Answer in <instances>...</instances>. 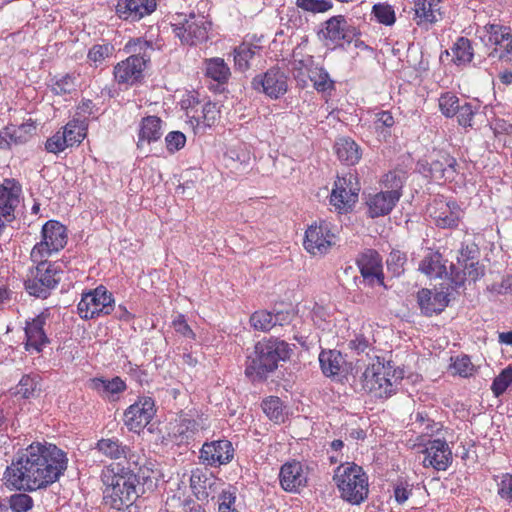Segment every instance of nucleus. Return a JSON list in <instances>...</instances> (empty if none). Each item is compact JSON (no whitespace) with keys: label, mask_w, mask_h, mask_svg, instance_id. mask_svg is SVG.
Masks as SVG:
<instances>
[{"label":"nucleus","mask_w":512,"mask_h":512,"mask_svg":"<svg viewBox=\"0 0 512 512\" xmlns=\"http://www.w3.org/2000/svg\"><path fill=\"white\" fill-rule=\"evenodd\" d=\"M296 6L310 13H324L333 8L331 0H296Z\"/></svg>","instance_id":"nucleus-52"},{"label":"nucleus","mask_w":512,"mask_h":512,"mask_svg":"<svg viewBox=\"0 0 512 512\" xmlns=\"http://www.w3.org/2000/svg\"><path fill=\"white\" fill-rule=\"evenodd\" d=\"M262 409L267 417L276 422L280 423L284 421V412L282 401L278 397H269L262 402Z\"/></svg>","instance_id":"nucleus-45"},{"label":"nucleus","mask_w":512,"mask_h":512,"mask_svg":"<svg viewBox=\"0 0 512 512\" xmlns=\"http://www.w3.org/2000/svg\"><path fill=\"white\" fill-rule=\"evenodd\" d=\"M411 491L407 482L399 481L394 486V498L399 504H403L409 499Z\"/></svg>","instance_id":"nucleus-61"},{"label":"nucleus","mask_w":512,"mask_h":512,"mask_svg":"<svg viewBox=\"0 0 512 512\" xmlns=\"http://www.w3.org/2000/svg\"><path fill=\"white\" fill-rule=\"evenodd\" d=\"M172 324L177 333L181 334L186 338H195L194 332L192 331L191 327L187 324L183 315H179L176 319H174Z\"/></svg>","instance_id":"nucleus-62"},{"label":"nucleus","mask_w":512,"mask_h":512,"mask_svg":"<svg viewBox=\"0 0 512 512\" xmlns=\"http://www.w3.org/2000/svg\"><path fill=\"white\" fill-rule=\"evenodd\" d=\"M419 270L430 278H441L446 274L442 255L439 252L429 250L420 262Z\"/></svg>","instance_id":"nucleus-34"},{"label":"nucleus","mask_w":512,"mask_h":512,"mask_svg":"<svg viewBox=\"0 0 512 512\" xmlns=\"http://www.w3.org/2000/svg\"><path fill=\"white\" fill-rule=\"evenodd\" d=\"M458 269L460 267L451 265L452 280L458 286L465 282H475L484 275L483 266L473 260L466 261L461 271H458Z\"/></svg>","instance_id":"nucleus-30"},{"label":"nucleus","mask_w":512,"mask_h":512,"mask_svg":"<svg viewBox=\"0 0 512 512\" xmlns=\"http://www.w3.org/2000/svg\"><path fill=\"white\" fill-rule=\"evenodd\" d=\"M8 505L0 503L1 512H27L33 507V499L26 493H16L7 499Z\"/></svg>","instance_id":"nucleus-38"},{"label":"nucleus","mask_w":512,"mask_h":512,"mask_svg":"<svg viewBox=\"0 0 512 512\" xmlns=\"http://www.w3.org/2000/svg\"><path fill=\"white\" fill-rule=\"evenodd\" d=\"M79 77V73L71 72L56 78L51 85V91L55 95L71 94L77 90Z\"/></svg>","instance_id":"nucleus-37"},{"label":"nucleus","mask_w":512,"mask_h":512,"mask_svg":"<svg viewBox=\"0 0 512 512\" xmlns=\"http://www.w3.org/2000/svg\"><path fill=\"white\" fill-rule=\"evenodd\" d=\"M162 136V120L157 116L144 117L139 124L137 147L141 148L146 142L150 144Z\"/></svg>","instance_id":"nucleus-27"},{"label":"nucleus","mask_w":512,"mask_h":512,"mask_svg":"<svg viewBox=\"0 0 512 512\" xmlns=\"http://www.w3.org/2000/svg\"><path fill=\"white\" fill-rule=\"evenodd\" d=\"M422 452L424 467H432L437 471H445L452 461V452L447 442L442 439L429 440Z\"/></svg>","instance_id":"nucleus-17"},{"label":"nucleus","mask_w":512,"mask_h":512,"mask_svg":"<svg viewBox=\"0 0 512 512\" xmlns=\"http://www.w3.org/2000/svg\"><path fill=\"white\" fill-rule=\"evenodd\" d=\"M156 413L155 403L151 397H140L124 412V423L130 431L139 433L150 423Z\"/></svg>","instance_id":"nucleus-16"},{"label":"nucleus","mask_w":512,"mask_h":512,"mask_svg":"<svg viewBox=\"0 0 512 512\" xmlns=\"http://www.w3.org/2000/svg\"><path fill=\"white\" fill-rule=\"evenodd\" d=\"M66 453L48 442H33L3 473L7 488L33 492L56 482L67 469Z\"/></svg>","instance_id":"nucleus-1"},{"label":"nucleus","mask_w":512,"mask_h":512,"mask_svg":"<svg viewBox=\"0 0 512 512\" xmlns=\"http://www.w3.org/2000/svg\"><path fill=\"white\" fill-rule=\"evenodd\" d=\"M113 50L110 44H96L89 49L87 58L97 67L112 55Z\"/></svg>","instance_id":"nucleus-51"},{"label":"nucleus","mask_w":512,"mask_h":512,"mask_svg":"<svg viewBox=\"0 0 512 512\" xmlns=\"http://www.w3.org/2000/svg\"><path fill=\"white\" fill-rule=\"evenodd\" d=\"M68 147L70 146L67 143V139L61 130L57 131L55 134L49 137L45 143V149L49 153L54 154L60 153Z\"/></svg>","instance_id":"nucleus-57"},{"label":"nucleus","mask_w":512,"mask_h":512,"mask_svg":"<svg viewBox=\"0 0 512 512\" xmlns=\"http://www.w3.org/2000/svg\"><path fill=\"white\" fill-rule=\"evenodd\" d=\"M48 316L45 313L37 315L25 326V350L28 352H42L43 348L50 342L44 330Z\"/></svg>","instance_id":"nucleus-18"},{"label":"nucleus","mask_w":512,"mask_h":512,"mask_svg":"<svg viewBox=\"0 0 512 512\" xmlns=\"http://www.w3.org/2000/svg\"><path fill=\"white\" fill-rule=\"evenodd\" d=\"M400 199L393 192L383 190L366 196L367 213L371 218L386 216L391 213Z\"/></svg>","instance_id":"nucleus-22"},{"label":"nucleus","mask_w":512,"mask_h":512,"mask_svg":"<svg viewBox=\"0 0 512 512\" xmlns=\"http://www.w3.org/2000/svg\"><path fill=\"white\" fill-rule=\"evenodd\" d=\"M221 443V440H217L202 446L200 458L203 463L214 467H219L223 463Z\"/></svg>","instance_id":"nucleus-41"},{"label":"nucleus","mask_w":512,"mask_h":512,"mask_svg":"<svg viewBox=\"0 0 512 512\" xmlns=\"http://www.w3.org/2000/svg\"><path fill=\"white\" fill-rule=\"evenodd\" d=\"M354 35V29L346 25L342 16L331 17L325 23L324 37L334 45H341V41L351 42Z\"/></svg>","instance_id":"nucleus-24"},{"label":"nucleus","mask_w":512,"mask_h":512,"mask_svg":"<svg viewBox=\"0 0 512 512\" xmlns=\"http://www.w3.org/2000/svg\"><path fill=\"white\" fill-rule=\"evenodd\" d=\"M18 386V393L24 398H29L35 391L36 383L30 376H23Z\"/></svg>","instance_id":"nucleus-63"},{"label":"nucleus","mask_w":512,"mask_h":512,"mask_svg":"<svg viewBox=\"0 0 512 512\" xmlns=\"http://www.w3.org/2000/svg\"><path fill=\"white\" fill-rule=\"evenodd\" d=\"M453 62L457 65H466L473 58V49L469 39L460 37L452 47Z\"/></svg>","instance_id":"nucleus-42"},{"label":"nucleus","mask_w":512,"mask_h":512,"mask_svg":"<svg viewBox=\"0 0 512 512\" xmlns=\"http://www.w3.org/2000/svg\"><path fill=\"white\" fill-rule=\"evenodd\" d=\"M202 112H203L204 123L207 126L214 125L221 118L220 109L216 106L215 103L205 104Z\"/></svg>","instance_id":"nucleus-59"},{"label":"nucleus","mask_w":512,"mask_h":512,"mask_svg":"<svg viewBox=\"0 0 512 512\" xmlns=\"http://www.w3.org/2000/svg\"><path fill=\"white\" fill-rule=\"evenodd\" d=\"M280 484L285 491L299 492L307 484V472L297 461L285 463L280 470Z\"/></svg>","instance_id":"nucleus-21"},{"label":"nucleus","mask_w":512,"mask_h":512,"mask_svg":"<svg viewBox=\"0 0 512 512\" xmlns=\"http://www.w3.org/2000/svg\"><path fill=\"white\" fill-rule=\"evenodd\" d=\"M113 309V295L103 285L83 293L77 305L78 315L84 320L109 315Z\"/></svg>","instance_id":"nucleus-9"},{"label":"nucleus","mask_w":512,"mask_h":512,"mask_svg":"<svg viewBox=\"0 0 512 512\" xmlns=\"http://www.w3.org/2000/svg\"><path fill=\"white\" fill-rule=\"evenodd\" d=\"M292 353L291 346L278 338L263 339L255 345L254 368L258 374L277 369L279 362L287 361Z\"/></svg>","instance_id":"nucleus-7"},{"label":"nucleus","mask_w":512,"mask_h":512,"mask_svg":"<svg viewBox=\"0 0 512 512\" xmlns=\"http://www.w3.org/2000/svg\"><path fill=\"white\" fill-rule=\"evenodd\" d=\"M200 429V424L190 418H180L178 424L175 426V434L180 436L182 439L192 438Z\"/></svg>","instance_id":"nucleus-54"},{"label":"nucleus","mask_w":512,"mask_h":512,"mask_svg":"<svg viewBox=\"0 0 512 512\" xmlns=\"http://www.w3.org/2000/svg\"><path fill=\"white\" fill-rule=\"evenodd\" d=\"M86 125L83 121L73 119L69 121L61 130L67 139L70 147L79 145L86 137Z\"/></svg>","instance_id":"nucleus-40"},{"label":"nucleus","mask_w":512,"mask_h":512,"mask_svg":"<svg viewBox=\"0 0 512 512\" xmlns=\"http://www.w3.org/2000/svg\"><path fill=\"white\" fill-rule=\"evenodd\" d=\"M438 102L441 113L448 118L455 116L460 107L458 97L451 92L441 94Z\"/></svg>","instance_id":"nucleus-50"},{"label":"nucleus","mask_w":512,"mask_h":512,"mask_svg":"<svg viewBox=\"0 0 512 512\" xmlns=\"http://www.w3.org/2000/svg\"><path fill=\"white\" fill-rule=\"evenodd\" d=\"M418 303L426 315L440 313L448 304L447 295L443 292L422 289L417 295Z\"/></svg>","instance_id":"nucleus-25"},{"label":"nucleus","mask_w":512,"mask_h":512,"mask_svg":"<svg viewBox=\"0 0 512 512\" xmlns=\"http://www.w3.org/2000/svg\"><path fill=\"white\" fill-rule=\"evenodd\" d=\"M124 50L131 55L114 66L113 76L118 85L128 87L143 80L144 71L150 62L154 48L151 41L138 37L129 40Z\"/></svg>","instance_id":"nucleus-3"},{"label":"nucleus","mask_w":512,"mask_h":512,"mask_svg":"<svg viewBox=\"0 0 512 512\" xmlns=\"http://www.w3.org/2000/svg\"><path fill=\"white\" fill-rule=\"evenodd\" d=\"M89 387L102 397H110L124 392L127 388L125 382L118 376L112 379L93 378Z\"/></svg>","instance_id":"nucleus-32"},{"label":"nucleus","mask_w":512,"mask_h":512,"mask_svg":"<svg viewBox=\"0 0 512 512\" xmlns=\"http://www.w3.org/2000/svg\"><path fill=\"white\" fill-rule=\"evenodd\" d=\"M477 35L486 47L492 48L489 56L507 60L512 56V34L510 28L489 24L478 29Z\"/></svg>","instance_id":"nucleus-11"},{"label":"nucleus","mask_w":512,"mask_h":512,"mask_svg":"<svg viewBox=\"0 0 512 512\" xmlns=\"http://www.w3.org/2000/svg\"><path fill=\"white\" fill-rule=\"evenodd\" d=\"M319 363L323 374L331 377L342 371L345 359L341 352L337 350H322L319 354Z\"/></svg>","instance_id":"nucleus-31"},{"label":"nucleus","mask_w":512,"mask_h":512,"mask_svg":"<svg viewBox=\"0 0 512 512\" xmlns=\"http://www.w3.org/2000/svg\"><path fill=\"white\" fill-rule=\"evenodd\" d=\"M404 183V175L400 171H390L381 179V186L385 192H393L400 199L402 196V187Z\"/></svg>","instance_id":"nucleus-44"},{"label":"nucleus","mask_w":512,"mask_h":512,"mask_svg":"<svg viewBox=\"0 0 512 512\" xmlns=\"http://www.w3.org/2000/svg\"><path fill=\"white\" fill-rule=\"evenodd\" d=\"M450 370L453 375H458L463 378L471 377L476 372L474 364L467 355L452 357Z\"/></svg>","instance_id":"nucleus-43"},{"label":"nucleus","mask_w":512,"mask_h":512,"mask_svg":"<svg viewBox=\"0 0 512 512\" xmlns=\"http://www.w3.org/2000/svg\"><path fill=\"white\" fill-rule=\"evenodd\" d=\"M251 84L257 92L271 99H279L288 90V76L280 68L272 67L265 73L256 75Z\"/></svg>","instance_id":"nucleus-14"},{"label":"nucleus","mask_w":512,"mask_h":512,"mask_svg":"<svg viewBox=\"0 0 512 512\" xmlns=\"http://www.w3.org/2000/svg\"><path fill=\"white\" fill-rule=\"evenodd\" d=\"M35 130L32 123H24L20 126L9 125L6 127V135H9L13 144H22L28 141L29 135Z\"/></svg>","instance_id":"nucleus-46"},{"label":"nucleus","mask_w":512,"mask_h":512,"mask_svg":"<svg viewBox=\"0 0 512 512\" xmlns=\"http://www.w3.org/2000/svg\"><path fill=\"white\" fill-rule=\"evenodd\" d=\"M250 324L256 330L269 331L275 326L273 313L266 310L256 311L250 317Z\"/></svg>","instance_id":"nucleus-49"},{"label":"nucleus","mask_w":512,"mask_h":512,"mask_svg":"<svg viewBox=\"0 0 512 512\" xmlns=\"http://www.w3.org/2000/svg\"><path fill=\"white\" fill-rule=\"evenodd\" d=\"M479 109V104L465 102L463 105H460L456 113L459 125L464 128L472 127L473 117L477 114Z\"/></svg>","instance_id":"nucleus-53"},{"label":"nucleus","mask_w":512,"mask_h":512,"mask_svg":"<svg viewBox=\"0 0 512 512\" xmlns=\"http://www.w3.org/2000/svg\"><path fill=\"white\" fill-rule=\"evenodd\" d=\"M309 79L317 92L325 93L335 89V82L330 78L329 73L323 66L317 65L309 75Z\"/></svg>","instance_id":"nucleus-39"},{"label":"nucleus","mask_w":512,"mask_h":512,"mask_svg":"<svg viewBox=\"0 0 512 512\" xmlns=\"http://www.w3.org/2000/svg\"><path fill=\"white\" fill-rule=\"evenodd\" d=\"M208 88L215 93L224 92V59L210 58L205 60Z\"/></svg>","instance_id":"nucleus-29"},{"label":"nucleus","mask_w":512,"mask_h":512,"mask_svg":"<svg viewBox=\"0 0 512 512\" xmlns=\"http://www.w3.org/2000/svg\"><path fill=\"white\" fill-rule=\"evenodd\" d=\"M443 0H414V20L418 26H425L437 21L436 13Z\"/></svg>","instance_id":"nucleus-28"},{"label":"nucleus","mask_w":512,"mask_h":512,"mask_svg":"<svg viewBox=\"0 0 512 512\" xmlns=\"http://www.w3.org/2000/svg\"><path fill=\"white\" fill-rule=\"evenodd\" d=\"M318 64L315 63L314 57L308 54H301L297 51L293 53V59L291 61V68L293 70L294 76L297 80H302L305 82L304 77L312 73V70Z\"/></svg>","instance_id":"nucleus-35"},{"label":"nucleus","mask_w":512,"mask_h":512,"mask_svg":"<svg viewBox=\"0 0 512 512\" xmlns=\"http://www.w3.org/2000/svg\"><path fill=\"white\" fill-rule=\"evenodd\" d=\"M512 384V364L503 369L492 382L491 390L494 396H501Z\"/></svg>","instance_id":"nucleus-48"},{"label":"nucleus","mask_w":512,"mask_h":512,"mask_svg":"<svg viewBox=\"0 0 512 512\" xmlns=\"http://www.w3.org/2000/svg\"><path fill=\"white\" fill-rule=\"evenodd\" d=\"M336 154L341 162L347 165H355L361 158L360 148L350 138H340L335 143Z\"/></svg>","instance_id":"nucleus-33"},{"label":"nucleus","mask_w":512,"mask_h":512,"mask_svg":"<svg viewBox=\"0 0 512 512\" xmlns=\"http://www.w3.org/2000/svg\"><path fill=\"white\" fill-rule=\"evenodd\" d=\"M372 14L380 24L386 26H392L396 21L395 10L387 3L375 4L372 8Z\"/></svg>","instance_id":"nucleus-47"},{"label":"nucleus","mask_w":512,"mask_h":512,"mask_svg":"<svg viewBox=\"0 0 512 512\" xmlns=\"http://www.w3.org/2000/svg\"><path fill=\"white\" fill-rule=\"evenodd\" d=\"M211 26L204 15L194 13L172 24L175 35L183 44L190 46L206 41Z\"/></svg>","instance_id":"nucleus-12"},{"label":"nucleus","mask_w":512,"mask_h":512,"mask_svg":"<svg viewBox=\"0 0 512 512\" xmlns=\"http://www.w3.org/2000/svg\"><path fill=\"white\" fill-rule=\"evenodd\" d=\"M42 241L37 243L30 254L31 260L47 259L67 244V229L58 221L49 220L42 227Z\"/></svg>","instance_id":"nucleus-10"},{"label":"nucleus","mask_w":512,"mask_h":512,"mask_svg":"<svg viewBox=\"0 0 512 512\" xmlns=\"http://www.w3.org/2000/svg\"><path fill=\"white\" fill-rule=\"evenodd\" d=\"M336 227L326 220L314 222L305 231L304 249L312 256H324L336 244Z\"/></svg>","instance_id":"nucleus-8"},{"label":"nucleus","mask_w":512,"mask_h":512,"mask_svg":"<svg viewBox=\"0 0 512 512\" xmlns=\"http://www.w3.org/2000/svg\"><path fill=\"white\" fill-rule=\"evenodd\" d=\"M95 449L102 455L112 460L125 458L128 461H131L133 458L131 448L127 445H124L119 439L115 437L102 438L98 440Z\"/></svg>","instance_id":"nucleus-26"},{"label":"nucleus","mask_w":512,"mask_h":512,"mask_svg":"<svg viewBox=\"0 0 512 512\" xmlns=\"http://www.w3.org/2000/svg\"><path fill=\"white\" fill-rule=\"evenodd\" d=\"M343 500L353 505L362 503L368 496V477L362 467L355 463L341 464L333 477Z\"/></svg>","instance_id":"nucleus-4"},{"label":"nucleus","mask_w":512,"mask_h":512,"mask_svg":"<svg viewBox=\"0 0 512 512\" xmlns=\"http://www.w3.org/2000/svg\"><path fill=\"white\" fill-rule=\"evenodd\" d=\"M260 52V47L242 43L234 50V63L237 70L244 72L250 68V60Z\"/></svg>","instance_id":"nucleus-36"},{"label":"nucleus","mask_w":512,"mask_h":512,"mask_svg":"<svg viewBox=\"0 0 512 512\" xmlns=\"http://www.w3.org/2000/svg\"><path fill=\"white\" fill-rule=\"evenodd\" d=\"M457 161L449 155H442L440 159L433 160L429 164V176L437 182H452L458 175Z\"/></svg>","instance_id":"nucleus-23"},{"label":"nucleus","mask_w":512,"mask_h":512,"mask_svg":"<svg viewBox=\"0 0 512 512\" xmlns=\"http://www.w3.org/2000/svg\"><path fill=\"white\" fill-rule=\"evenodd\" d=\"M357 263L365 281L370 285H383L382 259L376 251H365L360 255Z\"/></svg>","instance_id":"nucleus-19"},{"label":"nucleus","mask_w":512,"mask_h":512,"mask_svg":"<svg viewBox=\"0 0 512 512\" xmlns=\"http://www.w3.org/2000/svg\"><path fill=\"white\" fill-rule=\"evenodd\" d=\"M490 291L502 295L512 294V276L508 275L500 283L492 284Z\"/></svg>","instance_id":"nucleus-64"},{"label":"nucleus","mask_w":512,"mask_h":512,"mask_svg":"<svg viewBox=\"0 0 512 512\" xmlns=\"http://www.w3.org/2000/svg\"><path fill=\"white\" fill-rule=\"evenodd\" d=\"M166 148L174 153L185 146L186 136L180 131L169 132L165 137Z\"/></svg>","instance_id":"nucleus-58"},{"label":"nucleus","mask_w":512,"mask_h":512,"mask_svg":"<svg viewBox=\"0 0 512 512\" xmlns=\"http://www.w3.org/2000/svg\"><path fill=\"white\" fill-rule=\"evenodd\" d=\"M394 123V118L389 111H380L375 115L374 127L377 132H383L385 128H391Z\"/></svg>","instance_id":"nucleus-60"},{"label":"nucleus","mask_w":512,"mask_h":512,"mask_svg":"<svg viewBox=\"0 0 512 512\" xmlns=\"http://www.w3.org/2000/svg\"><path fill=\"white\" fill-rule=\"evenodd\" d=\"M156 6V0H119L116 13L124 20L135 22L150 15Z\"/></svg>","instance_id":"nucleus-20"},{"label":"nucleus","mask_w":512,"mask_h":512,"mask_svg":"<svg viewBox=\"0 0 512 512\" xmlns=\"http://www.w3.org/2000/svg\"><path fill=\"white\" fill-rule=\"evenodd\" d=\"M427 212L435 224L441 228L457 227L463 214L455 201L443 196H436L429 203Z\"/></svg>","instance_id":"nucleus-15"},{"label":"nucleus","mask_w":512,"mask_h":512,"mask_svg":"<svg viewBox=\"0 0 512 512\" xmlns=\"http://www.w3.org/2000/svg\"><path fill=\"white\" fill-rule=\"evenodd\" d=\"M497 493L505 501L512 502V474L503 473L496 476Z\"/></svg>","instance_id":"nucleus-55"},{"label":"nucleus","mask_w":512,"mask_h":512,"mask_svg":"<svg viewBox=\"0 0 512 512\" xmlns=\"http://www.w3.org/2000/svg\"><path fill=\"white\" fill-rule=\"evenodd\" d=\"M406 256L399 250H393L387 258V268L394 275L399 276L404 272Z\"/></svg>","instance_id":"nucleus-56"},{"label":"nucleus","mask_w":512,"mask_h":512,"mask_svg":"<svg viewBox=\"0 0 512 512\" xmlns=\"http://www.w3.org/2000/svg\"><path fill=\"white\" fill-rule=\"evenodd\" d=\"M36 266L31 267L24 281L27 293L36 298L46 299L61 281V269L55 262L47 259L32 260Z\"/></svg>","instance_id":"nucleus-5"},{"label":"nucleus","mask_w":512,"mask_h":512,"mask_svg":"<svg viewBox=\"0 0 512 512\" xmlns=\"http://www.w3.org/2000/svg\"><path fill=\"white\" fill-rule=\"evenodd\" d=\"M359 191L360 186L355 175L349 173L337 177L330 194V204L338 213H347L357 203Z\"/></svg>","instance_id":"nucleus-13"},{"label":"nucleus","mask_w":512,"mask_h":512,"mask_svg":"<svg viewBox=\"0 0 512 512\" xmlns=\"http://www.w3.org/2000/svg\"><path fill=\"white\" fill-rule=\"evenodd\" d=\"M101 480L104 485V504L116 510L130 507L138 498L137 476L129 468L112 463L103 468Z\"/></svg>","instance_id":"nucleus-2"},{"label":"nucleus","mask_w":512,"mask_h":512,"mask_svg":"<svg viewBox=\"0 0 512 512\" xmlns=\"http://www.w3.org/2000/svg\"><path fill=\"white\" fill-rule=\"evenodd\" d=\"M392 367L380 358L372 359L361 376L362 388L375 398H388L395 391Z\"/></svg>","instance_id":"nucleus-6"}]
</instances>
